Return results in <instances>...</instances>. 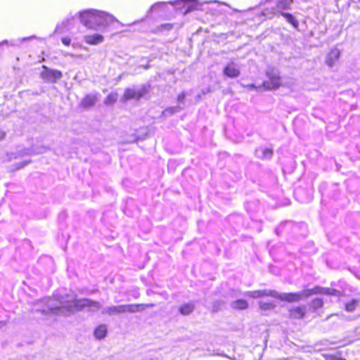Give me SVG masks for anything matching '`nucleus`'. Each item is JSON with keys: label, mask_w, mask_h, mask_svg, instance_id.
I'll use <instances>...</instances> for the list:
<instances>
[{"label": "nucleus", "mask_w": 360, "mask_h": 360, "mask_svg": "<svg viewBox=\"0 0 360 360\" xmlns=\"http://www.w3.org/2000/svg\"><path fill=\"white\" fill-rule=\"evenodd\" d=\"M42 302L46 304V307L41 309H36L41 311L42 314L51 313L67 316L75 311H96L101 307L99 302L86 298L79 300L66 298L60 300L59 305L54 304V300L50 297L44 299Z\"/></svg>", "instance_id": "nucleus-1"}, {"label": "nucleus", "mask_w": 360, "mask_h": 360, "mask_svg": "<svg viewBox=\"0 0 360 360\" xmlns=\"http://www.w3.org/2000/svg\"><path fill=\"white\" fill-rule=\"evenodd\" d=\"M77 15L83 25L94 30H103L112 22L117 21L113 15L106 12L92 8L81 11Z\"/></svg>", "instance_id": "nucleus-2"}, {"label": "nucleus", "mask_w": 360, "mask_h": 360, "mask_svg": "<svg viewBox=\"0 0 360 360\" xmlns=\"http://www.w3.org/2000/svg\"><path fill=\"white\" fill-rule=\"evenodd\" d=\"M318 294H323L339 297L340 295V292L331 288H323L320 286H316L311 289H304L302 291L297 292H290V293H281L279 294L278 292V295L275 296L276 298H278L283 301H287L289 302H298L302 300H304L313 295Z\"/></svg>", "instance_id": "nucleus-3"}, {"label": "nucleus", "mask_w": 360, "mask_h": 360, "mask_svg": "<svg viewBox=\"0 0 360 360\" xmlns=\"http://www.w3.org/2000/svg\"><path fill=\"white\" fill-rule=\"evenodd\" d=\"M167 4L174 6L176 9L179 8L181 12L185 15L196 9L198 0H176L174 1L169 2H157L151 6L149 12L153 13L156 11H166Z\"/></svg>", "instance_id": "nucleus-4"}, {"label": "nucleus", "mask_w": 360, "mask_h": 360, "mask_svg": "<svg viewBox=\"0 0 360 360\" xmlns=\"http://www.w3.org/2000/svg\"><path fill=\"white\" fill-rule=\"evenodd\" d=\"M154 304H121L117 306H110L103 309L102 314L109 316L120 314L122 313H135L144 310L146 307H153Z\"/></svg>", "instance_id": "nucleus-5"}, {"label": "nucleus", "mask_w": 360, "mask_h": 360, "mask_svg": "<svg viewBox=\"0 0 360 360\" xmlns=\"http://www.w3.org/2000/svg\"><path fill=\"white\" fill-rule=\"evenodd\" d=\"M43 70L41 72V77L47 82L55 83L62 77V72L57 70L49 69L43 66Z\"/></svg>", "instance_id": "nucleus-6"}, {"label": "nucleus", "mask_w": 360, "mask_h": 360, "mask_svg": "<svg viewBox=\"0 0 360 360\" xmlns=\"http://www.w3.org/2000/svg\"><path fill=\"white\" fill-rule=\"evenodd\" d=\"M268 80L264 82L263 85L267 89H276L281 85V78L277 72L272 70L266 72Z\"/></svg>", "instance_id": "nucleus-7"}, {"label": "nucleus", "mask_w": 360, "mask_h": 360, "mask_svg": "<svg viewBox=\"0 0 360 360\" xmlns=\"http://www.w3.org/2000/svg\"><path fill=\"white\" fill-rule=\"evenodd\" d=\"M147 92V89L145 86L134 87L126 89L123 100L127 101L129 99H139L143 97Z\"/></svg>", "instance_id": "nucleus-8"}, {"label": "nucleus", "mask_w": 360, "mask_h": 360, "mask_svg": "<svg viewBox=\"0 0 360 360\" xmlns=\"http://www.w3.org/2000/svg\"><path fill=\"white\" fill-rule=\"evenodd\" d=\"M244 295L252 298H259L265 296L275 297V296L278 295V292L275 290L264 289L255 291H247L244 293Z\"/></svg>", "instance_id": "nucleus-9"}, {"label": "nucleus", "mask_w": 360, "mask_h": 360, "mask_svg": "<svg viewBox=\"0 0 360 360\" xmlns=\"http://www.w3.org/2000/svg\"><path fill=\"white\" fill-rule=\"evenodd\" d=\"M224 74L231 78H235L239 76L240 75V69L237 64L235 63H229L224 68Z\"/></svg>", "instance_id": "nucleus-10"}, {"label": "nucleus", "mask_w": 360, "mask_h": 360, "mask_svg": "<svg viewBox=\"0 0 360 360\" xmlns=\"http://www.w3.org/2000/svg\"><path fill=\"white\" fill-rule=\"evenodd\" d=\"M340 56V51H339V49H332L326 56V63L330 68L333 67L336 61H338V60L339 59Z\"/></svg>", "instance_id": "nucleus-11"}, {"label": "nucleus", "mask_w": 360, "mask_h": 360, "mask_svg": "<svg viewBox=\"0 0 360 360\" xmlns=\"http://www.w3.org/2000/svg\"><path fill=\"white\" fill-rule=\"evenodd\" d=\"M84 40L89 45H98L104 41V37L100 34H88L84 37Z\"/></svg>", "instance_id": "nucleus-12"}, {"label": "nucleus", "mask_w": 360, "mask_h": 360, "mask_svg": "<svg viewBox=\"0 0 360 360\" xmlns=\"http://www.w3.org/2000/svg\"><path fill=\"white\" fill-rule=\"evenodd\" d=\"M306 314V307L299 306L290 309L289 315L291 318L300 319H302Z\"/></svg>", "instance_id": "nucleus-13"}, {"label": "nucleus", "mask_w": 360, "mask_h": 360, "mask_svg": "<svg viewBox=\"0 0 360 360\" xmlns=\"http://www.w3.org/2000/svg\"><path fill=\"white\" fill-rule=\"evenodd\" d=\"M35 37H36L34 35H32V36L28 37L19 38L15 40L8 41V40L5 39L0 42V46L2 45H4V44L8 45L11 46H20V45L21 44H22L25 41H27L32 39H34Z\"/></svg>", "instance_id": "nucleus-14"}, {"label": "nucleus", "mask_w": 360, "mask_h": 360, "mask_svg": "<svg viewBox=\"0 0 360 360\" xmlns=\"http://www.w3.org/2000/svg\"><path fill=\"white\" fill-rule=\"evenodd\" d=\"M97 100V94H88L82 101L81 105L84 108H89L95 105Z\"/></svg>", "instance_id": "nucleus-15"}, {"label": "nucleus", "mask_w": 360, "mask_h": 360, "mask_svg": "<svg viewBox=\"0 0 360 360\" xmlns=\"http://www.w3.org/2000/svg\"><path fill=\"white\" fill-rule=\"evenodd\" d=\"M195 309V304L193 302H188L181 304L179 308V311L181 314L186 316L189 315Z\"/></svg>", "instance_id": "nucleus-16"}, {"label": "nucleus", "mask_w": 360, "mask_h": 360, "mask_svg": "<svg viewBox=\"0 0 360 360\" xmlns=\"http://www.w3.org/2000/svg\"><path fill=\"white\" fill-rule=\"evenodd\" d=\"M256 155L262 159H269L272 156L273 150L271 148H261L256 150Z\"/></svg>", "instance_id": "nucleus-17"}, {"label": "nucleus", "mask_w": 360, "mask_h": 360, "mask_svg": "<svg viewBox=\"0 0 360 360\" xmlns=\"http://www.w3.org/2000/svg\"><path fill=\"white\" fill-rule=\"evenodd\" d=\"M107 333V326L105 325H101L97 327L94 330V335L96 338L102 339L103 338Z\"/></svg>", "instance_id": "nucleus-18"}, {"label": "nucleus", "mask_w": 360, "mask_h": 360, "mask_svg": "<svg viewBox=\"0 0 360 360\" xmlns=\"http://www.w3.org/2000/svg\"><path fill=\"white\" fill-rule=\"evenodd\" d=\"M281 15L285 18V20L290 23L294 28L297 29L299 27L298 21L294 18L292 15L288 13H281Z\"/></svg>", "instance_id": "nucleus-19"}, {"label": "nucleus", "mask_w": 360, "mask_h": 360, "mask_svg": "<svg viewBox=\"0 0 360 360\" xmlns=\"http://www.w3.org/2000/svg\"><path fill=\"white\" fill-rule=\"evenodd\" d=\"M231 306L234 309H245L248 307V304L245 300H238L233 302Z\"/></svg>", "instance_id": "nucleus-20"}, {"label": "nucleus", "mask_w": 360, "mask_h": 360, "mask_svg": "<svg viewBox=\"0 0 360 360\" xmlns=\"http://www.w3.org/2000/svg\"><path fill=\"white\" fill-rule=\"evenodd\" d=\"M259 308L263 311L271 310L275 308L276 303L274 302H265L263 301L259 302Z\"/></svg>", "instance_id": "nucleus-21"}, {"label": "nucleus", "mask_w": 360, "mask_h": 360, "mask_svg": "<svg viewBox=\"0 0 360 360\" xmlns=\"http://www.w3.org/2000/svg\"><path fill=\"white\" fill-rule=\"evenodd\" d=\"M181 110V108L179 105L174 107H169L166 108L163 112L162 115L165 117H167L172 115L174 113L179 112Z\"/></svg>", "instance_id": "nucleus-22"}, {"label": "nucleus", "mask_w": 360, "mask_h": 360, "mask_svg": "<svg viewBox=\"0 0 360 360\" xmlns=\"http://www.w3.org/2000/svg\"><path fill=\"white\" fill-rule=\"evenodd\" d=\"M359 301L357 300H352L351 302L345 304V309L347 311L352 312L354 311L357 307Z\"/></svg>", "instance_id": "nucleus-23"}, {"label": "nucleus", "mask_w": 360, "mask_h": 360, "mask_svg": "<svg viewBox=\"0 0 360 360\" xmlns=\"http://www.w3.org/2000/svg\"><path fill=\"white\" fill-rule=\"evenodd\" d=\"M117 98V95L116 94H109L105 99V104L111 105L114 103Z\"/></svg>", "instance_id": "nucleus-24"}, {"label": "nucleus", "mask_w": 360, "mask_h": 360, "mask_svg": "<svg viewBox=\"0 0 360 360\" xmlns=\"http://www.w3.org/2000/svg\"><path fill=\"white\" fill-rule=\"evenodd\" d=\"M310 305L314 309H317L323 306V301L321 299L316 298L311 301Z\"/></svg>", "instance_id": "nucleus-25"}, {"label": "nucleus", "mask_w": 360, "mask_h": 360, "mask_svg": "<svg viewBox=\"0 0 360 360\" xmlns=\"http://www.w3.org/2000/svg\"><path fill=\"white\" fill-rule=\"evenodd\" d=\"M30 162V160H25L20 163H18L16 169H21V168L24 167L25 166L27 165Z\"/></svg>", "instance_id": "nucleus-26"}, {"label": "nucleus", "mask_w": 360, "mask_h": 360, "mask_svg": "<svg viewBox=\"0 0 360 360\" xmlns=\"http://www.w3.org/2000/svg\"><path fill=\"white\" fill-rule=\"evenodd\" d=\"M61 41L65 46H69L71 44V39L69 37H63Z\"/></svg>", "instance_id": "nucleus-27"}, {"label": "nucleus", "mask_w": 360, "mask_h": 360, "mask_svg": "<svg viewBox=\"0 0 360 360\" xmlns=\"http://www.w3.org/2000/svg\"><path fill=\"white\" fill-rule=\"evenodd\" d=\"M172 27H173V25L172 24H169V23L164 24V25H161V30H162L164 29L169 30L172 28Z\"/></svg>", "instance_id": "nucleus-28"}, {"label": "nucleus", "mask_w": 360, "mask_h": 360, "mask_svg": "<svg viewBox=\"0 0 360 360\" xmlns=\"http://www.w3.org/2000/svg\"><path fill=\"white\" fill-rule=\"evenodd\" d=\"M186 97V94L184 92H182L181 93L179 96H178V101L179 102H183L184 98Z\"/></svg>", "instance_id": "nucleus-29"}, {"label": "nucleus", "mask_w": 360, "mask_h": 360, "mask_svg": "<svg viewBox=\"0 0 360 360\" xmlns=\"http://www.w3.org/2000/svg\"><path fill=\"white\" fill-rule=\"evenodd\" d=\"M72 56L75 57L77 58H84V59H87L89 58V56H84L82 55H72Z\"/></svg>", "instance_id": "nucleus-30"}, {"label": "nucleus", "mask_w": 360, "mask_h": 360, "mask_svg": "<svg viewBox=\"0 0 360 360\" xmlns=\"http://www.w3.org/2000/svg\"><path fill=\"white\" fill-rule=\"evenodd\" d=\"M6 136V134L4 131L0 130V141L4 139Z\"/></svg>", "instance_id": "nucleus-31"}, {"label": "nucleus", "mask_w": 360, "mask_h": 360, "mask_svg": "<svg viewBox=\"0 0 360 360\" xmlns=\"http://www.w3.org/2000/svg\"><path fill=\"white\" fill-rule=\"evenodd\" d=\"M248 86H249L250 88H254V87H255L254 84H250V85H249Z\"/></svg>", "instance_id": "nucleus-32"}, {"label": "nucleus", "mask_w": 360, "mask_h": 360, "mask_svg": "<svg viewBox=\"0 0 360 360\" xmlns=\"http://www.w3.org/2000/svg\"><path fill=\"white\" fill-rule=\"evenodd\" d=\"M330 360H345V359H332Z\"/></svg>", "instance_id": "nucleus-33"}, {"label": "nucleus", "mask_w": 360, "mask_h": 360, "mask_svg": "<svg viewBox=\"0 0 360 360\" xmlns=\"http://www.w3.org/2000/svg\"><path fill=\"white\" fill-rule=\"evenodd\" d=\"M80 47H81L82 49H85V50H86V49H87V48H86V47H84V46H80Z\"/></svg>", "instance_id": "nucleus-34"}, {"label": "nucleus", "mask_w": 360, "mask_h": 360, "mask_svg": "<svg viewBox=\"0 0 360 360\" xmlns=\"http://www.w3.org/2000/svg\"><path fill=\"white\" fill-rule=\"evenodd\" d=\"M77 45V44H72V46H73L74 47H75Z\"/></svg>", "instance_id": "nucleus-35"}, {"label": "nucleus", "mask_w": 360, "mask_h": 360, "mask_svg": "<svg viewBox=\"0 0 360 360\" xmlns=\"http://www.w3.org/2000/svg\"><path fill=\"white\" fill-rule=\"evenodd\" d=\"M360 1V0H359Z\"/></svg>", "instance_id": "nucleus-36"}]
</instances>
